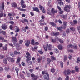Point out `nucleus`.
Instances as JSON below:
<instances>
[{"mask_svg": "<svg viewBox=\"0 0 80 80\" xmlns=\"http://www.w3.org/2000/svg\"><path fill=\"white\" fill-rule=\"evenodd\" d=\"M21 60V57H18V62H20Z\"/></svg>", "mask_w": 80, "mask_h": 80, "instance_id": "obj_61", "label": "nucleus"}, {"mask_svg": "<svg viewBox=\"0 0 80 80\" xmlns=\"http://www.w3.org/2000/svg\"><path fill=\"white\" fill-rule=\"evenodd\" d=\"M9 23L10 24H11L12 25H14V22L13 21H10Z\"/></svg>", "mask_w": 80, "mask_h": 80, "instance_id": "obj_48", "label": "nucleus"}, {"mask_svg": "<svg viewBox=\"0 0 80 80\" xmlns=\"http://www.w3.org/2000/svg\"><path fill=\"white\" fill-rule=\"evenodd\" d=\"M73 22L74 23L75 25V24H76L77 23H78V22L76 20H74L73 21Z\"/></svg>", "mask_w": 80, "mask_h": 80, "instance_id": "obj_62", "label": "nucleus"}, {"mask_svg": "<svg viewBox=\"0 0 80 80\" xmlns=\"http://www.w3.org/2000/svg\"><path fill=\"white\" fill-rule=\"evenodd\" d=\"M69 76H68L66 77V78H65V80H69Z\"/></svg>", "mask_w": 80, "mask_h": 80, "instance_id": "obj_64", "label": "nucleus"}, {"mask_svg": "<svg viewBox=\"0 0 80 80\" xmlns=\"http://www.w3.org/2000/svg\"><path fill=\"white\" fill-rule=\"evenodd\" d=\"M31 77L33 78L32 79V80H37L39 78L38 76L35 75L33 73L31 74Z\"/></svg>", "mask_w": 80, "mask_h": 80, "instance_id": "obj_3", "label": "nucleus"}, {"mask_svg": "<svg viewBox=\"0 0 80 80\" xmlns=\"http://www.w3.org/2000/svg\"><path fill=\"white\" fill-rule=\"evenodd\" d=\"M39 8L40 10H42L44 8V7L41 5H39Z\"/></svg>", "mask_w": 80, "mask_h": 80, "instance_id": "obj_24", "label": "nucleus"}, {"mask_svg": "<svg viewBox=\"0 0 80 80\" xmlns=\"http://www.w3.org/2000/svg\"><path fill=\"white\" fill-rule=\"evenodd\" d=\"M54 52L56 53H59V51L57 49L54 50Z\"/></svg>", "mask_w": 80, "mask_h": 80, "instance_id": "obj_41", "label": "nucleus"}, {"mask_svg": "<svg viewBox=\"0 0 80 80\" xmlns=\"http://www.w3.org/2000/svg\"><path fill=\"white\" fill-rule=\"evenodd\" d=\"M60 35V33H59V32H56L55 33V37H57L58 35Z\"/></svg>", "mask_w": 80, "mask_h": 80, "instance_id": "obj_37", "label": "nucleus"}, {"mask_svg": "<svg viewBox=\"0 0 80 80\" xmlns=\"http://www.w3.org/2000/svg\"><path fill=\"white\" fill-rule=\"evenodd\" d=\"M4 57H5V56H4L2 55H0V58L1 59H3V58H4Z\"/></svg>", "mask_w": 80, "mask_h": 80, "instance_id": "obj_50", "label": "nucleus"}, {"mask_svg": "<svg viewBox=\"0 0 80 80\" xmlns=\"http://www.w3.org/2000/svg\"><path fill=\"white\" fill-rule=\"evenodd\" d=\"M68 52H71V53L73 52V50L72 49H69L68 50Z\"/></svg>", "mask_w": 80, "mask_h": 80, "instance_id": "obj_46", "label": "nucleus"}, {"mask_svg": "<svg viewBox=\"0 0 80 80\" xmlns=\"http://www.w3.org/2000/svg\"><path fill=\"white\" fill-rule=\"evenodd\" d=\"M68 48H72V45L71 44H69L68 45Z\"/></svg>", "mask_w": 80, "mask_h": 80, "instance_id": "obj_54", "label": "nucleus"}, {"mask_svg": "<svg viewBox=\"0 0 80 80\" xmlns=\"http://www.w3.org/2000/svg\"><path fill=\"white\" fill-rule=\"evenodd\" d=\"M49 24L53 27H56V24L53 22H51L49 23Z\"/></svg>", "mask_w": 80, "mask_h": 80, "instance_id": "obj_20", "label": "nucleus"}, {"mask_svg": "<svg viewBox=\"0 0 80 80\" xmlns=\"http://www.w3.org/2000/svg\"><path fill=\"white\" fill-rule=\"evenodd\" d=\"M58 4L59 5H63V2H62V1L60 2H58Z\"/></svg>", "mask_w": 80, "mask_h": 80, "instance_id": "obj_44", "label": "nucleus"}, {"mask_svg": "<svg viewBox=\"0 0 80 80\" xmlns=\"http://www.w3.org/2000/svg\"><path fill=\"white\" fill-rule=\"evenodd\" d=\"M12 39L13 42H18V40L17 39V38L15 37H12Z\"/></svg>", "mask_w": 80, "mask_h": 80, "instance_id": "obj_15", "label": "nucleus"}, {"mask_svg": "<svg viewBox=\"0 0 80 80\" xmlns=\"http://www.w3.org/2000/svg\"><path fill=\"white\" fill-rule=\"evenodd\" d=\"M46 45L47 47H48V49L49 50H52V46H51V45L48 44V43L47 42H46Z\"/></svg>", "mask_w": 80, "mask_h": 80, "instance_id": "obj_9", "label": "nucleus"}, {"mask_svg": "<svg viewBox=\"0 0 80 80\" xmlns=\"http://www.w3.org/2000/svg\"><path fill=\"white\" fill-rule=\"evenodd\" d=\"M21 77L23 79H25V76H24V75L23 74H22L20 75Z\"/></svg>", "mask_w": 80, "mask_h": 80, "instance_id": "obj_58", "label": "nucleus"}, {"mask_svg": "<svg viewBox=\"0 0 80 80\" xmlns=\"http://www.w3.org/2000/svg\"><path fill=\"white\" fill-rule=\"evenodd\" d=\"M67 58H68V56L67 55H65L64 57V62H66L67 61Z\"/></svg>", "mask_w": 80, "mask_h": 80, "instance_id": "obj_25", "label": "nucleus"}, {"mask_svg": "<svg viewBox=\"0 0 80 80\" xmlns=\"http://www.w3.org/2000/svg\"><path fill=\"white\" fill-rule=\"evenodd\" d=\"M41 11H42L43 13H45V8L43 9Z\"/></svg>", "mask_w": 80, "mask_h": 80, "instance_id": "obj_60", "label": "nucleus"}, {"mask_svg": "<svg viewBox=\"0 0 80 80\" xmlns=\"http://www.w3.org/2000/svg\"><path fill=\"white\" fill-rule=\"evenodd\" d=\"M1 28L3 30H6L7 28V26L5 24H4L2 25Z\"/></svg>", "mask_w": 80, "mask_h": 80, "instance_id": "obj_11", "label": "nucleus"}, {"mask_svg": "<svg viewBox=\"0 0 80 80\" xmlns=\"http://www.w3.org/2000/svg\"><path fill=\"white\" fill-rule=\"evenodd\" d=\"M75 69L77 72H78L79 71V68L77 66H76L75 67Z\"/></svg>", "mask_w": 80, "mask_h": 80, "instance_id": "obj_21", "label": "nucleus"}, {"mask_svg": "<svg viewBox=\"0 0 80 80\" xmlns=\"http://www.w3.org/2000/svg\"><path fill=\"white\" fill-rule=\"evenodd\" d=\"M71 8L72 6L70 5H66L65 6V7L64 8V10L67 12H70V10L69 9Z\"/></svg>", "mask_w": 80, "mask_h": 80, "instance_id": "obj_1", "label": "nucleus"}, {"mask_svg": "<svg viewBox=\"0 0 80 80\" xmlns=\"http://www.w3.org/2000/svg\"><path fill=\"white\" fill-rule=\"evenodd\" d=\"M43 77L45 80H50L49 74H48L47 75H44Z\"/></svg>", "mask_w": 80, "mask_h": 80, "instance_id": "obj_7", "label": "nucleus"}, {"mask_svg": "<svg viewBox=\"0 0 80 80\" xmlns=\"http://www.w3.org/2000/svg\"><path fill=\"white\" fill-rule=\"evenodd\" d=\"M42 74L43 75H45V74H46V75H47L48 74V72H47L46 71H42Z\"/></svg>", "mask_w": 80, "mask_h": 80, "instance_id": "obj_33", "label": "nucleus"}, {"mask_svg": "<svg viewBox=\"0 0 80 80\" xmlns=\"http://www.w3.org/2000/svg\"><path fill=\"white\" fill-rule=\"evenodd\" d=\"M18 10H19L20 11H22L23 12H26V9H24L23 8H20V7H18Z\"/></svg>", "mask_w": 80, "mask_h": 80, "instance_id": "obj_16", "label": "nucleus"}, {"mask_svg": "<svg viewBox=\"0 0 80 80\" xmlns=\"http://www.w3.org/2000/svg\"><path fill=\"white\" fill-rule=\"evenodd\" d=\"M33 10V11H35L37 12H38V13H40V12L39 11V9H38V7H34L32 8Z\"/></svg>", "mask_w": 80, "mask_h": 80, "instance_id": "obj_6", "label": "nucleus"}, {"mask_svg": "<svg viewBox=\"0 0 80 80\" xmlns=\"http://www.w3.org/2000/svg\"><path fill=\"white\" fill-rule=\"evenodd\" d=\"M70 30H72V31H73V32L75 31V29L73 28V27H70Z\"/></svg>", "mask_w": 80, "mask_h": 80, "instance_id": "obj_39", "label": "nucleus"}, {"mask_svg": "<svg viewBox=\"0 0 80 80\" xmlns=\"http://www.w3.org/2000/svg\"><path fill=\"white\" fill-rule=\"evenodd\" d=\"M72 47L74 49H77L78 47H77V45L75 44H73L72 45Z\"/></svg>", "mask_w": 80, "mask_h": 80, "instance_id": "obj_34", "label": "nucleus"}, {"mask_svg": "<svg viewBox=\"0 0 80 80\" xmlns=\"http://www.w3.org/2000/svg\"><path fill=\"white\" fill-rule=\"evenodd\" d=\"M21 5L24 4L25 3V1L23 0H21L20 2Z\"/></svg>", "mask_w": 80, "mask_h": 80, "instance_id": "obj_52", "label": "nucleus"}, {"mask_svg": "<svg viewBox=\"0 0 80 80\" xmlns=\"http://www.w3.org/2000/svg\"><path fill=\"white\" fill-rule=\"evenodd\" d=\"M51 59H50V58H48L47 59V63L48 65L50 64V63L51 62Z\"/></svg>", "mask_w": 80, "mask_h": 80, "instance_id": "obj_19", "label": "nucleus"}, {"mask_svg": "<svg viewBox=\"0 0 80 80\" xmlns=\"http://www.w3.org/2000/svg\"><path fill=\"white\" fill-rule=\"evenodd\" d=\"M63 73L64 75H66V73H67L68 75H70L71 73V71L70 69H68L67 71L66 70H65L63 72Z\"/></svg>", "mask_w": 80, "mask_h": 80, "instance_id": "obj_5", "label": "nucleus"}, {"mask_svg": "<svg viewBox=\"0 0 80 80\" xmlns=\"http://www.w3.org/2000/svg\"><path fill=\"white\" fill-rule=\"evenodd\" d=\"M0 8L2 10H4V2H2L1 6H0Z\"/></svg>", "mask_w": 80, "mask_h": 80, "instance_id": "obj_22", "label": "nucleus"}, {"mask_svg": "<svg viewBox=\"0 0 80 80\" xmlns=\"http://www.w3.org/2000/svg\"><path fill=\"white\" fill-rule=\"evenodd\" d=\"M0 34L2 35L3 34L4 35H6V32L5 31L2 30L1 32H0Z\"/></svg>", "mask_w": 80, "mask_h": 80, "instance_id": "obj_26", "label": "nucleus"}, {"mask_svg": "<svg viewBox=\"0 0 80 80\" xmlns=\"http://www.w3.org/2000/svg\"><path fill=\"white\" fill-rule=\"evenodd\" d=\"M31 42V45H35V40L34 39H32Z\"/></svg>", "mask_w": 80, "mask_h": 80, "instance_id": "obj_29", "label": "nucleus"}, {"mask_svg": "<svg viewBox=\"0 0 80 80\" xmlns=\"http://www.w3.org/2000/svg\"><path fill=\"white\" fill-rule=\"evenodd\" d=\"M15 28V33H17L20 31V28L18 27V26H14Z\"/></svg>", "mask_w": 80, "mask_h": 80, "instance_id": "obj_10", "label": "nucleus"}, {"mask_svg": "<svg viewBox=\"0 0 80 80\" xmlns=\"http://www.w3.org/2000/svg\"><path fill=\"white\" fill-rule=\"evenodd\" d=\"M51 12L53 15H55V13H57V11L55 10L54 8H52L51 10Z\"/></svg>", "mask_w": 80, "mask_h": 80, "instance_id": "obj_14", "label": "nucleus"}, {"mask_svg": "<svg viewBox=\"0 0 80 80\" xmlns=\"http://www.w3.org/2000/svg\"><path fill=\"white\" fill-rule=\"evenodd\" d=\"M60 63L61 68H63V62L62 61H60Z\"/></svg>", "mask_w": 80, "mask_h": 80, "instance_id": "obj_35", "label": "nucleus"}, {"mask_svg": "<svg viewBox=\"0 0 80 80\" xmlns=\"http://www.w3.org/2000/svg\"><path fill=\"white\" fill-rule=\"evenodd\" d=\"M51 58L52 60H57L56 58H55V57H54L53 56H52L51 57Z\"/></svg>", "mask_w": 80, "mask_h": 80, "instance_id": "obj_31", "label": "nucleus"}, {"mask_svg": "<svg viewBox=\"0 0 80 80\" xmlns=\"http://www.w3.org/2000/svg\"><path fill=\"white\" fill-rule=\"evenodd\" d=\"M20 52H18L17 51H14V54H15V55H18L20 54Z\"/></svg>", "mask_w": 80, "mask_h": 80, "instance_id": "obj_28", "label": "nucleus"}, {"mask_svg": "<svg viewBox=\"0 0 80 80\" xmlns=\"http://www.w3.org/2000/svg\"><path fill=\"white\" fill-rule=\"evenodd\" d=\"M4 69L6 71H9V70H10V68L5 67Z\"/></svg>", "mask_w": 80, "mask_h": 80, "instance_id": "obj_32", "label": "nucleus"}, {"mask_svg": "<svg viewBox=\"0 0 80 80\" xmlns=\"http://www.w3.org/2000/svg\"><path fill=\"white\" fill-rule=\"evenodd\" d=\"M38 52L40 55H43V52L42 50H39Z\"/></svg>", "mask_w": 80, "mask_h": 80, "instance_id": "obj_42", "label": "nucleus"}, {"mask_svg": "<svg viewBox=\"0 0 80 80\" xmlns=\"http://www.w3.org/2000/svg\"><path fill=\"white\" fill-rule=\"evenodd\" d=\"M80 61V57H78V59H77V60L76 61V62L77 63H79Z\"/></svg>", "mask_w": 80, "mask_h": 80, "instance_id": "obj_43", "label": "nucleus"}, {"mask_svg": "<svg viewBox=\"0 0 80 80\" xmlns=\"http://www.w3.org/2000/svg\"><path fill=\"white\" fill-rule=\"evenodd\" d=\"M62 18H63L64 20H66L67 19V15H63V14L61 15L60 16Z\"/></svg>", "mask_w": 80, "mask_h": 80, "instance_id": "obj_13", "label": "nucleus"}, {"mask_svg": "<svg viewBox=\"0 0 80 80\" xmlns=\"http://www.w3.org/2000/svg\"><path fill=\"white\" fill-rule=\"evenodd\" d=\"M42 60V58H38V63H40V62H41V60Z\"/></svg>", "mask_w": 80, "mask_h": 80, "instance_id": "obj_56", "label": "nucleus"}, {"mask_svg": "<svg viewBox=\"0 0 80 80\" xmlns=\"http://www.w3.org/2000/svg\"><path fill=\"white\" fill-rule=\"evenodd\" d=\"M21 65H22V66L25 67V62H22L21 63Z\"/></svg>", "mask_w": 80, "mask_h": 80, "instance_id": "obj_57", "label": "nucleus"}, {"mask_svg": "<svg viewBox=\"0 0 80 80\" xmlns=\"http://www.w3.org/2000/svg\"><path fill=\"white\" fill-rule=\"evenodd\" d=\"M61 27L62 29H65V28H66L67 27V26L63 25L61 26Z\"/></svg>", "mask_w": 80, "mask_h": 80, "instance_id": "obj_38", "label": "nucleus"}, {"mask_svg": "<svg viewBox=\"0 0 80 80\" xmlns=\"http://www.w3.org/2000/svg\"><path fill=\"white\" fill-rule=\"evenodd\" d=\"M26 55L27 56H26V58L27 59L26 62H28V61H30L31 60V56H30V54L28 52L26 53Z\"/></svg>", "mask_w": 80, "mask_h": 80, "instance_id": "obj_2", "label": "nucleus"}, {"mask_svg": "<svg viewBox=\"0 0 80 80\" xmlns=\"http://www.w3.org/2000/svg\"><path fill=\"white\" fill-rule=\"evenodd\" d=\"M3 62L5 65H7V58H4Z\"/></svg>", "mask_w": 80, "mask_h": 80, "instance_id": "obj_23", "label": "nucleus"}, {"mask_svg": "<svg viewBox=\"0 0 80 80\" xmlns=\"http://www.w3.org/2000/svg\"><path fill=\"white\" fill-rule=\"evenodd\" d=\"M47 13L48 14L50 15H52V12H51V10L49 9H48Z\"/></svg>", "mask_w": 80, "mask_h": 80, "instance_id": "obj_18", "label": "nucleus"}, {"mask_svg": "<svg viewBox=\"0 0 80 80\" xmlns=\"http://www.w3.org/2000/svg\"><path fill=\"white\" fill-rule=\"evenodd\" d=\"M68 58L69 60H71V59L72 58V54H70L69 55Z\"/></svg>", "mask_w": 80, "mask_h": 80, "instance_id": "obj_53", "label": "nucleus"}, {"mask_svg": "<svg viewBox=\"0 0 80 80\" xmlns=\"http://www.w3.org/2000/svg\"><path fill=\"white\" fill-rule=\"evenodd\" d=\"M6 58L8 59V60L9 62H15L14 58H12L10 57L9 56H7Z\"/></svg>", "mask_w": 80, "mask_h": 80, "instance_id": "obj_4", "label": "nucleus"}, {"mask_svg": "<svg viewBox=\"0 0 80 80\" xmlns=\"http://www.w3.org/2000/svg\"><path fill=\"white\" fill-rule=\"evenodd\" d=\"M15 71L17 74V76H18V71H19V69L17 67H15Z\"/></svg>", "mask_w": 80, "mask_h": 80, "instance_id": "obj_17", "label": "nucleus"}, {"mask_svg": "<svg viewBox=\"0 0 80 80\" xmlns=\"http://www.w3.org/2000/svg\"><path fill=\"white\" fill-rule=\"evenodd\" d=\"M57 8L59 11H61V10H62V9L61 8V7H60L58 6Z\"/></svg>", "mask_w": 80, "mask_h": 80, "instance_id": "obj_59", "label": "nucleus"}, {"mask_svg": "<svg viewBox=\"0 0 80 80\" xmlns=\"http://www.w3.org/2000/svg\"><path fill=\"white\" fill-rule=\"evenodd\" d=\"M26 74L27 76V77H30V73L28 72H27Z\"/></svg>", "mask_w": 80, "mask_h": 80, "instance_id": "obj_55", "label": "nucleus"}, {"mask_svg": "<svg viewBox=\"0 0 80 80\" xmlns=\"http://www.w3.org/2000/svg\"><path fill=\"white\" fill-rule=\"evenodd\" d=\"M3 17V13H0V18H2V17Z\"/></svg>", "mask_w": 80, "mask_h": 80, "instance_id": "obj_51", "label": "nucleus"}, {"mask_svg": "<svg viewBox=\"0 0 80 80\" xmlns=\"http://www.w3.org/2000/svg\"><path fill=\"white\" fill-rule=\"evenodd\" d=\"M11 5L12 7H14V8H16V7H17V4L15 2L11 3Z\"/></svg>", "mask_w": 80, "mask_h": 80, "instance_id": "obj_12", "label": "nucleus"}, {"mask_svg": "<svg viewBox=\"0 0 80 80\" xmlns=\"http://www.w3.org/2000/svg\"><path fill=\"white\" fill-rule=\"evenodd\" d=\"M57 30H60V31H62V27L61 28L60 27H58L57 28Z\"/></svg>", "mask_w": 80, "mask_h": 80, "instance_id": "obj_49", "label": "nucleus"}, {"mask_svg": "<svg viewBox=\"0 0 80 80\" xmlns=\"http://www.w3.org/2000/svg\"><path fill=\"white\" fill-rule=\"evenodd\" d=\"M7 44H6L5 46H3L2 47V49L4 50H6L7 51Z\"/></svg>", "mask_w": 80, "mask_h": 80, "instance_id": "obj_27", "label": "nucleus"}, {"mask_svg": "<svg viewBox=\"0 0 80 80\" xmlns=\"http://www.w3.org/2000/svg\"><path fill=\"white\" fill-rule=\"evenodd\" d=\"M17 42H13V45L15 47H18V46L19 45V44L17 43Z\"/></svg>", "mask_w": 80, "mask_h": 80, "instance_id": "obj_30", "label": "nucleus"}, {"mask_svg": "<svg viewBox=\"0 0 80 80\" xmlns=\"http://www.w3.org/2000/svg\"><path fill=\"white\" fill-rule=\"evenodd\" d=\"M26 43L25 45L26 47H29L30 46V40H26Z\"/></svg>", "mask_w": 80, "mask_h": 80, "instance_id": "obj_8", "label": "nucleus"}, {"mask_svg": "<svg viewBox=\"0 0 80 80\" xmlns=\"http://www.w3.org/2000/svg\"><path fill=\"white\" fill-rule=\"evenodd\" d=\"M43 47L44 48L45 52H47V51L48 50V49H47V47H46L45 46H44Z\"/></svg>", "mask_w": 80, "mask_h": 80, "instance_id": "obj_40", "label": "nucleus"}, {"mask_svg": "<svg viewBox=\"0 0 80 80\" xmlns=\"http://www.w3.org/2000/svg\"><path fill=\"white\" fill-rule=\"evenodd\" d=\"M77 30L79 31L80 30V26H79L77 27Z\"/></svg>", "mask_w": 80, "mask_h": 80, "instance_id": "obj_63", "label": "nucleus"}, {"mask_svg": "<svg viewBox=\"0 0 80 80\" xmlns=\"http://www.w3.org/2000/svg\"><path fill=\"white\" fill-rule=\"evenodd\" d=\"M51 72L52 73H54L55 72V69L52 68L51 70Z\"/></svg>", "mask_w": 80, "mask_h": 80, "instance_id": "obj_47", "label": "nucleus"}, {"mask_svg": "<svg viewBox=\"0 0 80 80\" xmlns=\"http://www.w3.org/2000/svg\"><path fill=\"white\" fill-rule=\"evenodd\" d=\"M58 49H59V50H62V46L61 45H59L58 46Z\"/></svg>", "mask_w": 80, "mask_h": 80, "instance_id": "obj_36", "label": "nucleus"}, {"mask_svg": "<svg viewBox=\"0 0 80 80\" xmlns=\"http://www.w3.org/2000/svg\"><path fill=\"white\" fill-rule=\"evenodd\" d=\"M21 5L22 7L23 8H25L26 7V5L25 4H21Z\"/></svg>", "mask_w": 80, "mask_h": 80, "instance_id": "obj_45", "label": "nucleus"}]
</instances>
